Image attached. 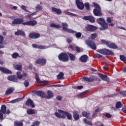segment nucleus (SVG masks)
<instances>
[{
    "mask_svg": "<svg viewBox=\"0 0 126 126\" xmlns=\"http://www.w3.org/2000/svg\"><path fill=\"white\" fill-rule=\"evenodd\" d=\"M37 23L38 22L36 20H30L24 22V20L21 18H15L12 22L13 25L22 24V25H27V26H35V25H37Z\"/></svg>",
    "mask_w": 126,
    "mask_h": 126,
    "instance_id": "1",
    "label": "nucleus"
},
{
    "mask_svg": "<svg viewBox=\"0 0 126 126\" xmlns=\"http://www.w3.org/2000/svg\"><path fill=\"white\" fill-rule=\"evenodd\" d=\"M58 111L59 112H55L54 113L57 118L64 119H65V116H66L68 120H71L72 119V115L67 111H64L61 109H58Z\"/></svg>",
    "mask_w": 126,
    "mask_h": 126,
    "instance_id": "2",
    "label": "nucleus"
},
{
    "mask_svg": "<svg viewBox=\"0 0 126 126\" xmlns=\"http://www.w3.org/2000/svg\"><path fill=\"white\" fill-rule=\"evenodd\" d=\"M97 23L101 26V27L99 28L100 30L101 31L106 30V29L108 28V23H107L105 19L102 18H98L97 19Z\"/></svg>",
    "mask_w": 126,
    "mask_h": 126,
    "instance_id": "3",
    "label": "nucleus"
},
{
    "mask_svg": "<svg viewBox=\"0 0 126 126\" xmlns=\"http://www.w3.org/2000/svg\"><path fill=\"white\" fill-rule=\"evenodd\" d=\"M94 6L95 7L93 10V13L95 16H102V10L100 5L96 3H94Z\"/></svg>",
    "mask_w": 126,
    "mask_h": 126,
    "instance_id": "4",
    "label": "nucleus"
},
{
    "mask_svg": "<svg viewBox=\"0 0 126 126\" xmlns=\"http://www.w3.org/2000/svg\"><path fill=\"white\" fill-rule=\"evenodd\" d=\"M58 59L59 61H61L63 63H66L69 61L68 55L66 53L62 52L58 55Z\"/></svg>",
    "mask_w": 126,
    "mask_h": 126,
    "instance_id": "5",
    "label": "nucleus"
},
{
    "mask_svg": "<svg viewBox=\"0 0 126 126\" xmlns=\"http://www.w3.org/2000/svg\"><path fill=\"white\" fill-rule=\"evenodd\" d=\"M98 52L99 54H101V55H105V56H114L115 55L113 51L107 48L99 49Z\"/></svg>",
    "mask_w": 126,
    "mask_h": 126,
    "instance_id": "6",
    "label": "nucleus"
},
{
    "mask_svg": "<svg viewBox=\"0 0 126 126\" xmlns=\"http://www.w3.org/2000/svg\"><path fill=\"white\" fill-rule=\"evenodd\" d=\"M62 26L63 27V31H64L67 33H76V32L67 28L68 27V25L66 23H62Z\"/></svg>",
    "mask_w": 126,
    "mask_h": 126,
    "instance_id": "7",
    "label": "nucleus"
},
{
    "mask_svg": "<svg viewBox=\"0 0 126 126\" xmlns=\"http://www.w3.org/2000/svg\"><path fill=\"white\" fill-rule=\"evenodd\" d=\"M35 63L36 64H40L41 66H44L47 63V60L44 58H38L35 61Z\"/></svg>",
    "mask_w": 126,
    "mask_h": 126,
    "instance_id": "8",
    "label": "nucleus"
},
{
    "mask_svg": "<svg viewBox=\"0 0 126 126\" xmlns=\"http://www.w3.org/2000/svg\"><path fill=\"white\" fill-rule=\"evenodd\" d=\"M86 44L87 46H89L91 49H92V50H96V49H97L96 43H95V42L93 40H87L86 41Z\"/></svg>",
    "mask_w": 126,
    "mask_h": 126,
    "instance_id": "9",
    "label": "nucleus"
},
{
    "mask_svg": "<svg viewBox=\"0 0 126 126\" xmlns=\"http://www.w3.org/2000/svg\"><path fill=\"white\" fill-rule=\"evenodd\" d=\"M76 5L80 10H83L84 9V3L80 1V0H75Z\"/></svg>",
    "mask_w": 126,
    "mask_h": 126,
    "instance_id": "10",
    "label": "nucleus"
},
{
    "mask_svg": "<svg viewBox=\"0 0 126 126\" xmlns=\"http://www.w3.org/2000/svg\"><path fill=\"white\" fill-rule=\"evenodd\" d=\"M85 29L86 31H96L98 29V28L94 25H87L85 27Z\"/></svg>",
    "mask_w": 126,
    "mask_h": 126,
    "instance_id": "11",
    "label": "nucleus"
},
{
    "mask_svg": "<svg viewBox=\"0 0 126 126\" xmlns=\"http://www.w3.org/2000/svg\"><path fill=\"white\" fill-rule=\"evenodd\" d=\"M84 20H88L91 23H94L95 22V18L92 16H84L83 18Z\"/></svg>",
    "mask_w": 126,
    "mask_h": 126,
    "instance_id": "12",
    "label": "nucleus"
},
{
    "mask_svg": "<svg viewBox=\"0 0 126 126\" xmlns=\"http://www.w3.org/2000/svg\"><path fill=\"white\" fill-rule=\"evenodd\" d=\"M35 80L37 83H41V84H43V85H47V84H48V81L40 80V77H39L37 73H35Z\"/></svg>",
    "mask_w": 126,
    "mask_h": 126,
    "instance_id": "13",
    "label": "nucleus"
},
{
    "mask_svg": "<svg viewBox=\"0 0 126 126\" xmlns=\"http://www.w3.org/2000/svg\"><path fill=\"white\" fill-rule=\"evenodd\" d=\"M33 93H34V94H36L37 96H39V97H42V98L46 97V94H45V93L43 91H32Z\"/></svg>",
    "mask_w": 126,
    "mask_h": 126,
    "instance_id": "14",
    "label": "nucleus"
},
{
    "mask_svg": "<svg viewBox=\"0 0 126 126\" xmlns=\"http://www.w3.org/2000/svg\"><path fill=\"white\" fill-rule=\"evenodd\" d=\"M26 106H28V107H31L32 108H35V104L34 103V102L31 100V98H28L26 102Z\"/></svg>",
    "mask_w": 126,
    "mask_h": 126,
    "instance_id": "15",
    "label": "nucleus"
},
{
    "mask_svg": "<svg viewBox=\"0 0 126 126\" xmlns=\"http://www.w3.org/2000/svg\"><path fill=\"white\" fill-rule=\"evenodd\" d=\"M98 74L99 77L101 78V79H102L103 81H106V82H110V78H109L108 76L104 75L101 73H99Z\"/></svg>",
    "mask_w": 126,
    "mask_h": 126,
    "instance_id": "16",
    "label": "nucleus"
},
{
    "mask_svg": "<svg viewBox=\"0 0 126 126\" xmlns=\"http://www.w3.org/2000/svg\"><path fill=\"white\" fill-rule=\"evenodd\" d=\"M83 79L85 80V81H88V82H93V81L97 80V77L94 76H92L90 77V78L84 77Z\"/></svg>",
    "mask_w": 126,
    "mask_h": 126,
    "instance_id": "17",
    "label": "nucleus"
},
{
    "mask_svg": "<svg viewBox=\"0 0 126 126\" xmlns=\"http://www.w3.org/2000/svg\"><path fill=\"white\" fill-rule=\"evenodd\" d=\"M0 71H1L5 74H11L12 73L11 70L6 69L2 66H0Z\"/></svg>",
    "mask_w": 126,
    "mask_h": 126,
    "instance_id": "18",
    "label": "nucleus"
},
{
    "mask_svg": "<svg viewBox=\"0 0 126 126\" xmlns=\"http://www.w3.org/2000/svg\"><path fill=\"white\" fill-rule=\"evenodd\" d=\"M7 79L9 81H12L13 82H17L18 81L17 77H16V75H15L8 76Z\"/></svg>",
    "mask_w": 126,
    "mask_h": 126,
    "instance_id": "19",
    "label": "nucleus"
},
{
    "mask_svg": "<svg viewBox=\"0 0 126 126\" xmlns=\"http://www.w3.org/2000/svg\"><path fill=\"white\" fill-rule=\"evenodd\" d=\"M29 37L31 39H38V38L40 37V34L39 33H30L29 34Z\"/></svg>",
    "mask_w": 126,
    "mask_h": 126,
    "instance_id": "20",
    "label": "nucleus"
},
{
    "mask_svg": "<svg viewBox=\"0 0 126 126\" xmlns=\"http://www.w3.org/2000/svg\"><path fill=\"white\" fill-rule=\"evenodd\" d=\"M32 47L34 49H40V50L46 49V46L44 45H37L36 44H32Z\"/></svg>",
    "mask_w": 126,
    "mask_h": 126,
    "instance_id": "21",
    "label": "nucleus"
},
{
    "mask_svg": "<svg viewBox=\"0 0 126 126\" xmlns=\"http://www.w3.org/2000/svg\"><path fill=\"white\" fill-rule=\"evenodd\" d=\"M51 10L52 12H56V13L58 14V15H61V14H62V10L60 9H58L55 7H52L51 8Z\"/></svg>",
    "mask_w": 126,
    "mask_h": 126,
    "instance_id": "22",
    "label": "nucleus"
},
{
    "mask_svg": "<svg viewBox=\"0 0 126 126\" xmlns=\"http://www.w3.org/2000/svg\"><path fill=\"white\" fill-rule=\"evenodd\" d=\"M82 115L83 117H85V118L88 119L89 120H90V119H91V117H90V112H89V111L87 112L84 111L82 112Z\"/></svg>",
    "mask_w": 126,
    "mask_h": 126,
    "instance_id": "23",
    "label": "nucleus"
},
{
    "mask_svg": "<svg viewBox=\"0 0 126 126\" xmlns=\"http://www.w3.org/2000/svg\"><path fill=\"white\" fill-rule=\"evenodd\" d=\"M80 60L82 63H87L88 60V56L84 55L80 58Z\"/></svg>",
    "mask_w": 126,
    "mask_h": 126,
    "instance_id": "24",
    "label": "nucleus"
},
{
    "mask_svg": "<svg viewBox=\"0 0 126 126\" xmlns=\"http://www.w3.org/2000/svg\"><path fill=\"white\" fill-rule=\"evenodd\" d=\"M73 117L74 118V120L75 121H78L79 120L80 117L79 114H78V112L77 111H74L73 113Z\"/></svg>",
    "mask_w": 126,
    "mask_h": 126,
    "instance_id": "25",
    "label": "nucleus"
},
{
    "mask_svg": "<svg viewBox=\"0 0 126 126\" xmlns=\"http://www.w3.org/2000/svg\"><path fill=\"white\" fill-rule=\"evenodd\" d=\"M15 34L17 35V36H24V37H25L26 36V35L25 34V32H24L18 30L17 32H15Z\"/></svg>",
    "mask_w": 126,
    "mask_h": 126,
    "instance_id": "26",
    "label": "nucleus"
},
{
    "mask_svg": "<svg viewBox=\"0 0 126 126\" xmlns=\"http://www.w3.org/2000/svg\"><path fill=\"white\" fill-rule=\"evenodd\" d=\"M108 48H110V49H118V45L116 44L115 43L110 42L109 44H108Z\"/></svg>",
    "mask_w": 126,
    "mask_h": 126,
    "instance_id": "27",
    "label": "nucleus"
},
{
    "mask_svg": "<svg viewBox=\"0 0 126 126\" xmlns=\"http://www.w3.org/2000/svg\"><path fill=\"white\" fill-rule=\"evenodd\" d=\"M27 115H35L36 114V111L32 108L28 109L27 110Z\"/></svg>",
    "mask_w": 126,
    "mask_h": 126,
    "instance_id": "28",
    "label": "nucleus"
},
{
    "mask_svg": "<svg viewBox=\"0 0 126 126\" xmlns=\"http://www.w3.org/2000/svg\"><path fill=\"white\" fill-rule=\"evenodd\" d=\"M0 113L5 114L6 113V106L5 105H2L0 110Z\"/></svg>",
    "mask_w": 126,
    "mask_h": 126,
    "instance_id": "29",
    "label": "nucleus"
},
{
    "mask_svg": "<svg viewBox=\"0 0 126 126\" xmlns=\"http://www.w3.org/2000/svg\"><path fill=\"white\" fill-rule=\"evenodd\" d=\"M47 93L48 95L46 97L47 99H51V98H53V97H54V93H53V92L48 91Z\"/></svg>",
    "mask_w": 126,
    "mask_h": 126,
    "instance_id": "30",
    "label": "nucleus"
},
{
    "mask_svg": "<svg viewBox=\"0 0 126 126\" xmlns=\"http://www.w3.org/2000/svg\"><path fill=\"white\" fill-rule=\"evenodd\" d=\"M13 66H14V68L17 69V70H22V65H18L16 63H14Z\"/></svg>",
    "mask_w": 126,
    "mask_h": 126,
    "instance_id": "31",
    "label": "nucleus"
},
{
    "mask_svg": "<svg viewBox=\"0 0 126 126\" xmlns=\"http://www.w3.org/2000/svg\"><path fill=\"white\" fill-rule=\"evenodd\" d=\"M67 54L69 56V57L70 58V61H72V62H74L75 61V55L70 53H68Z\"/></svg>",
    "mask_w": 126,
    "mask_h": 126,
    "instance_id": "32",
    "label": "nucleus"
},
{
    "mask_svg": "<svg viewBox=\"0 0 126 126\" xmlns=\"http://www.w3.org/2000/svg\"><path fill=\"white\" fill-rule=\"evenodd\" d=\"M50 27H52V28H57V29H60V28H61V27L60 25H57L55 23L51 24Z\"/></svg>",
    "mask_w": 126,
    "mask_h": 126,
    "instance_id": "33",
    "label": "nucleus"
},
{
    "mask_svg": "<svg viewBox=\"0 0 126 126\" xmlns=\"http://www.w3.org/2000/svg\"><path fill=\"white\" fill-rule=\"evenodd\" d=\"M13 91H14V89H13L12 88H11L6 91L5 94L9 95V94H11V93H13Z\"/></svg>",
    "mask_w": 126,
    "mask_h": 126,
    "instance_id": "34",
    "label": "nucleus"
},
{
    "mask_svg": "<svg viewBox=\"0 0 126 126\" xmlns=\"http://www.w3.org/2000/svg\"><path fill=\"white\" fill-rule=\"evenodd\" d=\"M123 105L122 104V102L118 101L116 103V109H120L123 107Z\"/></svg>",
    "mask_w": 126,
    "mask_h": 126,
    "instance_id": "35",
    "label": "nucleus"
},
{
    "mask_svg": "<svg viewBox=\"0 0 126 126\" xmlns=\"http://www.w3.org/2000/svg\"><path fill=\"white\" fill-rule=\"evenodd\" d=\"M63 75H64V74H63V72H61L57 76V79H63Z\"/></svg>",
    "mask_w": 126,
    "mask_h": 126,
    "instance_id": "36",
    "label": "nucleus"
},
{
    "mask_svg": "<svg viewBox=\"0 0 126 126\" xmlns=\"http://www.w3.org/2000/svg\"><path fill=\"white\" fill-rule=\"evenodd\" d=\"M85 7L86 8V10L88 11L90 10V3L89 2H86L84 4Z\"/></svg>",
    "mask_w": 126,
    "mask_h": 126,
    "instance_id": "37",
    "label": "nucleus"
},
{
    "mask_svg": "<svg viewBox=\"0 0 126 126\" xmlns=\"http://www.w3.org/2000/svg\"><path fill=\"white\" fill-rule=\"evenodd\" d=\"M22 99V98H18L15 99L11 100L10 103H12V104H14V103H17V102L19 101H21Z\"/></svg>",
    "mask_w": 126,
    "mask_h": 126,
    "instance_id": "38",
    "label": "nucleus"
},
{
    "mask_svg": "<svg viewBox=\"0 0 126 126\" xmlns=\"http://www.w3.org/2000/svg\"><path fill=\"white\" fill-rule=\"evenodd\" d=\"M14 126H23V123L18 121L14 122Z\"/></svg>",
    "mask_w": 126,
    "mask_h": 126,
    "instance_id": "39",
    "label": "nucleus"
},
{
    "mask_svg": "<svg viewBox=\"0 0 126 126\" xmlns=\"http://www.w3.org/2000/svg\"><path fill=\"white\" fill-rule=\"evenodd\" d=\"M84 122L86 125H88L89 126H93V124L91 122L88 121L87 119H84Z\"/></svg>",
    "mask_w": 126,
    "mask_h": 126,
    "instance_id": "40",
    "label": "nucleus"
},
{
    "mask_svg": "<svg viewBox=\"0 0 126 126\" xmlns=\"http://www.w3.org/2000/svg\"><path fill=\"white\" fill-rule=\"evenodd\" d=\"M120 58L122 62H124V63H125V62H126V57L125 55H120Z\"/></svg>",
    "mask_w": 126,
    "mask_h": 126,
    "instance_id": "41",
    "label": "nucleus"
},
{
    "mask_svg": "<svg viewBox=\"0 0 126 126\" xmlns=\"http://www.w3.org/2000/svg\"><path fill=\"white\" fill-rule=\"evenodd\" d=\"M97 37V33H94L91 35V38L92 40H95Z\"/></svg>",
    "mask_w": 126,
    "mask_h": 126,
    "instance_id": "42",
    "label": "nucleus"
},
{
    "mask_svg": "<svg viewBox=\"0 0 126 126\" xmlns=\"http://www.w3.org/2000/svg\"><path fill=\"white\" fill-rule=\"evenodd\" d=\"M68 48L71 49L72 51H76V47H75L74 45L70 44L68 46Z\"/></svg>",
    "mask_w": 126,
    "mask_h": 126,
    "instance_id": "43",
    "label": "nucleus"
},
{
    "mask_svg": "<svg viewBox=\"0 0 126 126\" xmlns=\"http://www.w3.org/2000/svg\"><path fill=\"white\" fill-rule=\"evenodd\" d=\"M17 78H19V79H21V78L23 77V75L21 74V72H17Z\"/></svg>",
    "mask_w": 126,
    "mask_h": 126,
    "instance_id": "44",
    "label": "nucleus"
},
{
    "mask_svg": "<svg viewBox=\"0 0 126 126\" xmlns=\"http://www.w3.org/2000/svg\"><path fill=\"white\" fill-rule=\"evenodd\" d=\"M101 42L102 44H104V45H106L107 47H108L109 44H110V42L107 41L104 39L101 40Z\"/></svg>",
    "mask_w": 126,
    "mask_h": 126,
    "instance_id": "45",
    "label": "nucleus"
},
{
    "mask_svg": "<svg viewBox=\"0 0 126 126\" xmlns=\"http://www.w3.org/2000/svg\"><path fill=\"white\" fill-rule=\"evenodd\" d=\"M74 33H76L75 36H76V38H80L82 35V34L80 32H74Z\"/></svg>",
    "mask_w": 126,
    "mask_h": 126,
    "instance_id": "46",
    "label": "nucleus"
},
{
    "mask_svg": "<svg viewBox=\"0 0 126 126\" xmlns=\"http://www.w3.org/2000/svg\"><path fill=\"white\" fill-rule=\"evenodd\" d=\"M12 57L13 59H16L17 57H19V54L18 53H14L12 54Z\"/></svg>",
    "mask_w": 126,
    "mask_h": 126,
    "instance_id": "47",
    "label": "nucleus"
},
{
    "mask_svg": "<svg viewBox=\"0 0 126 126\" xmlns=\"http://www.w3.org/2000/svg\"><path fill=\"white\" fill-rule=\"evenodd\" d=\"M24 85H25V87H28L29 86V82L27 80H25L24 82Z\"/></svg>",
    "mask_w": 126,
    "mask_h": 126,
    "instance_id": "48",
    "label": "nucleus"
},
{
    "mask_svg": "<svg viewBox=\"0 0 126 126\" xmlns=\"http://www.w3.org/2000/svg\"><path fill=\"white\" fill-rule=\"evenodd\" d=\"M35 8L37 10H42V6L38 4L36 5V6L35 7Z\"/></svg>",
    "mask_w": 126,
    "mask_h": 126,
    "instance_id": "49",
    "label": "nucleus"
},
{
    "mask_svg": "<svg viewBox=\"0 0 126 126\" xmlns=\"http://www.w3.org/2000/svg\"><path fill=\"white\" fill-rule=\"evenodd\" d=\"M21 8L25 11H26V12H29V11L27 10V9L26 8V6H25V5H22L21 6Z\"/></svg>",
    "mask_w": 126,
    "mask_h": 126,
    "instance_id": "50",
    "label": "nucleus"
},
{
    "mask_svg": "<svg viewBox=\"0 0 126 126\" xmlns=\"http://www.w3.org/2000/svg\"><path fill=\"white\" fill-rule=\"evenodd\" d=\"M66 14H67V15H71V16H76V14L69 12H66Z\"/></svg>",
    "mask_w": 126,
    "mask_h": 126,
    "instance_id": "51",
    "label": "nucleus"
},
{
    "mask_svg": "<svg viewBox=\"0 0 126 126\" xmlns=\"http://www.w3.org/2000/svg\"><path fill=\"white\" fill-rule=\"evenodd\" d=\"M0 44H3V36L1 35H0Z\"/></svg>",
    "mask_w": 126,
    "mask_h": 126,
    "instance_id": "52",
    "label": "nucleus"
},
{
    "mask_svg": "<svg viewBox=\"0 0 126 126\" xmlns=\"http://www.w3.org/2000/svg\"><path fill=\"white\" fill-rule=\"evenodd\" d=\"M75 51H76L77 53H81V52L83 51L82 50H81V49H80V47H76Z\"/></svg>",
    "mask_w": 126,
    "mask_h": 126,
    "instance_id": "53",
    "label": "nucleus"
},
{
    "mask_svg": "<svg viewBox=\"0 0 126 126\" xmlns=\"http://www.w3.org/2000/svg\"><path fill=\"white\" fill-rule=\"evenodd\" d=\"M56 99L58 101H62V100L63 99V96L61 95H58L56 97Z\"/></svg>",
    "mask_w": 126,
    "mask_h": 126,
    "instance_id": "54",
    "label": "nucleus"
},
{
    "mask_svg": "<svg viewBox=\"0 0 126 126\" xmlns=\"http://www.w3.org/2000/svg\"><path fill=\"white\" fill-rule=\"evenodd\" d=\"M104 116L106 118H111L112 117V115H111V114H110V113H106L105 114Z\"/></svg>",
    "mask_w": 126,
    "mask_h": 126,
    "instance_id": "55",
    "label": "nucleus"
},
{
    "mask_svg": "<svg viewBox=\"0 0 126 126\" xmlns=\"http://www.w3.org/2000/svg\"><path fill=\"white\" fill-rule=\"evenodd\" d=\"M40 124H41V122H40L39 121L34 122V126H40Z\"/></svg>",
    "mask_w": 126,
    "mask_h": 126,
    "instance_id": "56",
    "label": "nucleus"
},
{
    "mask_svg": "<svg viewBox=\"0 0 126 126\" xmlns=\"http://www.w3.org/2000/svg\"><path fill=\"white\" fill-rule=\"evenodd\" d=\"M106 21L108 23H111L112 22V19L110 17H107L106 19Z\"/></svg>",
    "mask_w": 126,
    "mask_h": 126,
    "instance_id": "57",
    "label": "nucleus"
},
{
    "mask_svg": "<svg viewBox=\"0 0 126 126\" xmlns=\"http://www.w3.org/2000/svg\"><path fill=\"white\" fill-rule=\"evenodd\" d=\"M95 57H96V58H98V59H100V58H102V57H103V56H102V55H100V54L96 53V54H95Z\"/></svg>",
    "mask_w": 126,
    "mask_h": 126,
    "instance_id": "58",
    "label": "nucleus"
},
{
    "mask_svg": "<svg viewBox=\"0 0 126 126\" xmlns=\"http://www.w3.org/2000/svg\"><path fill=\"white\" fill-rule=\"evenodd\" d=\"M88 92H89V91H85L83 93H81L80 94V95H81V96H83V95H85V94H87V93H88Z\"/></svg>",
    "mask_w": 126,
    "mask_h": 126,
    "instance_id": "59",
    "label": "nucleus"
},
{
    "mask_svg": "<svg viewBox=\"0 0 126 126\" xmlns=\"http://www.w3.org/2000/svg\"><path fill=\"white\" fill-rule=\"evenodd\" d=\"M120 94H122L124 97H125V96H126V91H121L120 92Z\"/></svg>",
    "mask_w": 126,
    "mask_h": 126,
    "instance_id": "60",
    "label": "nucleus"
},
{
    "mask_svg": "<svg viewBox=\"0 0 126 126\" xmlns=\"http://www.w3.org/2000/svg\"><path fill=\"white\" fill-rule=\"evenodd\" d=\"M2 114L3 113L0 112V120H2V119H3V114Z\"/></svg>",
    "mask_w": 126,
    "mask_h": 126,
    "instance_id": "61",
    "label": "nucleus"
},
{
    "mask_svg": "<svg viewBox=\"0 0 126 126\" xmlns=\"http://www.w3.org/2000/svg\"><path fill=\"white\" fill-rule=\"evenodd\" d=\"M77 88L78 90H80V89H82L83 88V86H78L77 87Z\"/></svg>",
    "mask_w": 126,
    "mask_h": 126,
    "instance_id": "62",
    "label": "nucleus"
},
{
    "mask_svg": "<svg viewBox=\"0 0 126 126\" xmlns=\"http://www.w3.org/2000/svg\"><path fill=\"white\" fill-rule=\"evenodd\" d=\"M111 110H113L114 111H117V109L116 107H114L113 106H111L110 107Z\"/></svg>",
    "mask_w": 126,
    "mask_h": 126,
    "instance_id": "63",
    "label": "nucleus"
},
{
    "mask_svg": "<svg viewBox=\"0 0 126 126\" xmlns=\"http://www.w3.org/2000/svg\"><path fill=\"white\" fill-rule=\"evenodd\" d=\"M103 69H104V70H107V69H108V66L107 65H105L103 67Z\"/></svg>",
    "mask_w": 126,
    "mask_h": 126,
    "instance_id": "64",
    "label": "nucleus"
}]
</instances>
